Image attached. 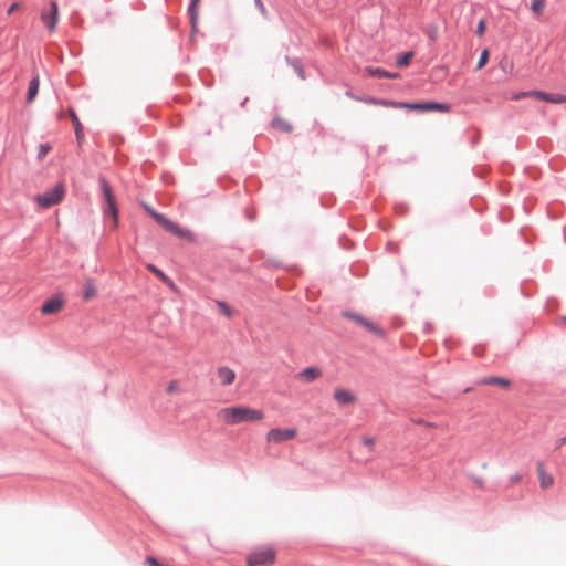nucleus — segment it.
<instances>
[{
  "mask_svg": "<svg viewBox=\"0 0 566 566\" xmlns=\"http://www.w3.org/2000/svg\"><path fill=\"white\" fill-rule=\"evenodd\" d=\"M218 418L228 426L242 422H259L264 419V412L247 406H233L219 410Z\"/></svg>",
  "mask_w": 566,
  "mask_h": 566,
  "instance_id": "obj_1",
  "label": "nucleus"
},
{
  "mask_svg": "<svg viewBox=\"0 0 566 566\" xmlns=\"http://www.w3.org/2000/svg\"><path fill=\"white\" fill-rule=\"evenodd\" d=\"M276 562V548L273 545L254 547L245 556L248 566H273Z\"/></svg>",
  "mask_w": 566,
  "mask_h": 566,
  "instance_id": "obj_2",
  "label": "nucleus"
},
{
  "mask_svg": "<svg viewBox=\"0 0 566 566\" xmlns=\"http://www.w3.org/2000/svg\"><path fill=\"white\" fill-rule=\"evenodd\" d=\"M143 207L166 231L178 238L192 240L190 231L182 229L179 224L169 220L164 214L156 212L150 206L144 203Z\"/></svg>",
  "mask_w": 566,
  "mask_h": 566,
  "instance_id": "obj_3",
  "label": "nucleus"
},
{
  "mask_svg": "<svg viewBox=\"0 0 566 566\" xmlns=\"http://www.w3.org/2000/svg\"><path fill=\"white\" fill-rule=\"evenodd\" d=\"M99 182H101L103 197L107 203V207L104 209V214H105V217L111 216L113 219V228H117L118 210H117V205H116V200L113 195L112 188H111L109 184L104 178H102L99 180Z\"/></svg>",
  "mask_w": 566,
  "mask_h": 566,
  "instance_id": "obj_4",
  "label": "nucleus"
},
{
  "mask_svg": "<svg viewBox=\"0 0 566 566\" xmlns=\"http://www.w3.org/2000/svg\"><path fill=\"white\" fill-rule=\"evenodd\" d=\"M396 108L408 109V111H420V112L438 111V112L447 113L450 111V105L442 104V103H436V102H427V103L396 102Z\"/></svg>",
  "mask_w": 566,
  "mask_h": 566,
  "instance_id": "obj_5",
  "label": "nucleus"
},
{
  "mask_svg": "<svg viewBox=\"0 0 566 566\" xmlns=\"http://www.w3.org/2000/svg\"><path fill=\"white\" fill-rule=\"evenodd\" d=\"M64 192H65L64 185L57 184L49 192L36 196L35 201L42 208H50L51 206L59 203L63 199Z\"/></svg>",
  "mask_w": 566,
  "mask_h": 566,
  "instance_id": "obj_6",
  "label": "nucleus"
},
{
  "mask_svg": "<svg viewBox=\"0 0 566 566\" xmlns=\"http://www.w3.org/2000/svg\"><path fill=\"white\" fill-rule=\"evenodd\" d=\"M297 436L295 428H273L268 431L265 439L269 443H282L293 440Z\"/></svg>",
  "mask_w": 566,
  "mask_h": 566,
  "instance_id": "obj_7",
  "label": "nucleus"
},
{
  "mask_svg": "<svg viewBox=\"0 0 566 566\" xmlns=\"http://www.w3.org/2000/svg\"><path fill=\"white\" fill-rule=\"evenodd\" d=\"M343 315L349 319H353L354 322H356L357 324L363 326L365 329H367L368 332H370L375 335H378L381 337L385 335L384 331L377 324H375L374 322L369 321L367 317H365L360 314L345 312Z\"/></svg>",
  "mask_w": 566,
  "mask_h": 566,
  "instance_id": "obj_8",
  "label": "nucleus"
},
{
  "mask_svg": "<svg viewBox=\"0 0 566 566\" xmlns=\"http://www.w3.org/2000/svg\"><path fill=\"white\" fill-rule=\"evenodd\" d=\"M41 20L50 32H54L59 21V8L55 1H52L46 10L41 13Z\"/></svg>",
  "mask_w": 566,
  "mask_h": 566,
  "instance_id": "obj_9",
  "label": "nucleus"
},
{
  "mask_svg": "<svg viewBox=\"0 0 566 566\" xmlns=\"http://www.w3.org/2000/svg\"><path fill=\"white\" fill-rule=\"evenodd\" d=\"M64 303L62 295H54L43 303L41 313L44 315L56 314L63 308Z\"/></svg>",
  "mask_w": 566,
  "mask_h": 566,
  "instance_id": "obj_10",
  "label": "nucleus"
},
{
  "mask_svg": "<svg viewBox=\"0 0 566 566\" xmlns=\"http://www.w3.org/2000/svg\"><path fill=\"white\" fill-rule=\"evenodd\" d=\"M536 471L538 475L539 486L542 490H547L554 484V476L546 471L544 464L538 462L536 465Z\"/></svg>",
  "mask_w": 566,
  "mask_h": 566,
  "instance_id": "obj_11",
  "label": "nucleus"
},
{
  "mask_svg": "<svg viewBox=\"0 0 566 566\" xmlns=\"http://www.w3.org/2000/svg\"><path fill=\"white\" fill-rule=\"evenodd\" d=\"M478 385L480 386H497L503 389H510L512 382L507 378L503 377H483L478 380Z\"/></svg>",
  "mask_w": 566,
  "mask_h": 566,
  "instance_id": "obj_12",
  "label": "nucleus"
},
{
  "mask_svg": "<svg viewBox=\"0 0 566 566\" xmlns=\"http://www.w3.org/2000/svg\"><path fill=\"white\" fill-rule=\"evenodd\" d=\"M334 399L342 406L350 405L355 401V396L346 389H336L334 391Z\"/></svg>",
  "mask_w": 566,
  "mask_h": 566,
  "instance_id": "obj_13",
  "label": "nucleus"
},
{
  "mask_svg": "<svg viewBox=\"0 0 566 566\" xmlns=\"http://www.w3.org/2000/svg\"><path fill=\"white\" fill-rule=\"evenodd\" d=\"M217 374L223 386L231 385L235 379V373L229 367H219Z\"/></svg>",
  "mask_w": 566,
  "mask_h": 566,
  "instance_id": "obj_14",
  "label": "nucleus"
},
{
  "mask_svg": "<svg viewBox=\"0 0 566 566\" xmlns=\"http://www.w3.org/2000/svg\"><path fill=\"white\" fill-rule=\"evenodd\" d=\"M321 375L322 371L317 367H307L297 375V378L305 382H311L319 378Z\"/></svg>",
  "mask_w": 566,
  "mask_h": 566,
  "instance_id": "obj_15",
  "label": "nucleus"
},
{
  "mask_svg": "<svg viewBox=\"0 0 566 566\" xmlns=\"http://www.w3.org/2000/svg\"><path fill=\"white\" fill-rule=\"evenodd\" d=\"M96 294H97V289L95 286L93 279H91V277L85 279V281L83 283V298L85 301H90V300L94 298L96 296Z\"/></svg>",
  "mask_w": 566,
  "mask_h": 566,
  "instance_id": "obj_16",
  "label": "nucleus"
},
{
  "mask_svg": "<svg viewBox=\"0 0 566 566\" xmlns=\"http://www.w3.org/2000/svg\"><path fill=\"white\" fill-rule=\"evenodd\" d=\"M356 99H358L360 102H364L366 104H370V105H380V106H384V107L396 108V102L395 101L379 99V98H375V97H357Z\"/></svg>",
  "mask_w": 566,
  "mask_h": 566,
  "instance_id": "obj_17",
  "label": "nucleus"
},
{
  "mask_svg": "<svg viewBox=\"0 0 566 566\" xmlns=\"http://www.w3.org/2000/svg\"><path fill=\"white\" fill-rule=\"evenodd\" d=\"M40 81L39 77H33L29 83L28 94H27V101L28 103H32L34 98L36 97V94L39 92Z\"/></svg>",
  "mask_w": 566,
  "mask_h": 566,
  "instance_id": "obj_18",
  "label": "nucleus"
},
{
  "mask_svg": "<svg viewBox=\"0 0 566 566\" xmlns=\"http://www.w3.org/2000/svg\"><path fill=\"white\" fill-rule=\"evenodd\" d=\"M147 269L153 272L158 279H160L164 283L168 284L169 286L174 287L172 281L158 268H156L153 264H148Z\"/></svg>",
  "mask_w": 566,
  "mask_h": 566,
  "instance_id": "obj_19",
  "label": "nucleus"
},
{
  "mask_svg": "<svg viewBox=\"0 0 566 566\" xmlns=\"http://www.w3.org/2000/svg\"><path fill=\"white\" fill-rule=\"evenodd\" d=\"M198 3H199V0H191L189 9H188V13L190 15V21H191V24H192L193 29L196 28V23H197V15H198L197 7H198Z\"/></svg>",
  "mask_w": 566,
  "mask_h": 566,
  "instance_id": "obj_20",
  "label": "nucleus"
},
{
  "mask_svg": "<svg viewBox=\"0 0 566 566\" xmlns=\"http://www.w3.org/2000/svg\"><path fill=\"white\" fill-rule=\"evenodd\" d=\"M367 72L370 75L378 76V77H386V78H396L397 77V74L388 73L387 71L379 69V67H377V69L368 67Z\"/></svg>",
  "mask_w": 566,
  "mask_h": 566,
  "instance_id": "obj_21",
  "label": "nucleus"
},
{
  "mask_svg": "<svg viewBox=\"0 0 566 566\" xmlns=\"http://www.w3.org/2000/svg\"><path fill=\"white\" fill-rule=\"evenodd\" d=\"M273 127L277 130L290 133L292 130V126L282 118H275L272 123Z\"/></svg>",
  "mask_w": 566,
  "mask_h": 566,
  "instance_id": "obj_22",
  "label": "nucleus"
},
{
  "mask_svg": "<svg viewBox=\"0 0 566 566\" xmlns=\"http://www.w3.org/2000/svg\"><path fill=\"white\" fill-rule=\"evenodd\" d=\"M69 114L72 119L76 137H77V139H80L81 135H82V125L78 120V117L76 116L75 112L72 108L69 109Z\"/></svg>",
  "mask_w": 566,
  "mask_h": 566,
  "instance_id": "obj_23",
  "label": "nucleus"
},
{
  "mask_svg": "<svg viewBox=\"0 0 566 566\" xmlns=\"http://www.w3.org/2000/svg\"><path fill=\"white\" fill-rule=\"evenodd\" d=\"M531 9L536 15H541L545 9V0H531Z\"/></svg>",
  "mask_w": 566,
  "mask_h": 566,
  "instance_id": "obj_24",
  "label": "nucleus"
},
{
  "mask_svg": "<svg viewBox=\"0 0 566 566\" xmlns=\"http://www.w3.org/2000/svg\"><path fill=\"white\" fill-rule=\"evenodd\" d=\"M412 57H413V53L407 52L403 55L398 57L397 65L399 67L407 66L410 63V61L412 60Z\"/></svg>",
  "mask_w": 566,
  "mask_h": 566,
  "instance_id": "obj_25",
  "label": "nucleus"
},
{
  "mask_svg": "<svg viewBox=\"0 0 566 566\" xmlns=\"http://www.w3.org/2000/svg\"><path fill=\"white\" fill-rule=\"evenodd\" d=\"M489 56H490L489 50L488 49L483 50L481 55H480V59L478 61V64H476V69L478 70H481L482 67L485 66V64L489 61Z\"/></svg>",
  "mask_w": 566,
  "mask_h": 566,
  "instance_id": "obj_26",
  "label": "nucleus"
},
{
  "mask_svg": "<svg viewBox=\"0 0 566 566\" xmlns=\"http://www.w3.org/2000/svg\"><path fill=\"white\" fill-rule=\"evenodd\" d=\"M547 102H548V103H554V104H562V103H566V95H562V94H548Z\"/></svg>",
  "mask_w": 566,
  "mask_h": 566,
  "instance_id": "obj_27",
  "label": "nucleus"
},
{
  "mask_svg": "<svg viewBox=\"0 0 566 566\" xmlns=\"http://www.w3.org/2000/svg\"><path fill=\"white\" fill-rule=\"evenodd\" d=\"M361 443L363 446H365L369 451H373L374 450V447H375V443H376V439L374 437H370V436H363L361 437Z\"/></svg>",
  "mask_w": 566,
  "mask_h": 566,
  "instance_id": "obj_28",
  "label": "nucleus"
},
{
  "mask_svg": "<svg viewBox=\"0 0 566 566\" xmlns=\"http://www.w3.org/2000/svg\"><path fill=\"white\" fill-rule=\"evenodd\" d=\"M530 97L547 102L548 93L542 91H530Z\"/></svg>",
  "mask_w": 566,
  "mask_h": 566,
  "instance_id": "obj_29",
  "label": "nucleus"
},
{
  "mask_svg": "<svg viewBox=\"0 0 566 566\" xmlns=\"http://www.w3.org/2000/svg\"><path fill=\"white\" fill-rule=\"evenodd\" d=\"M51 150V146L49 144H42L39 147L38 159L42 160Z\"/></svg>",
  "mask_w": 566,
  "mask_h": 566,
  "instance_id": "obj_30",
  "label": "nucleus"
},
{
  "mask_svg": "<svg viewBox=\"0 0 566 566\" xmlns=\"http://www.w3.org/2000/svg\"><path fill=\"white\" fill-rule=\"evenodd\" d=\"M179 389H180L179 382L177 380H171L167 385L166 392L167 394H175V392H178Z\"/></svg>",
  "mask_w": 566,
  "mask_h": 566,
  "instance_id": "obj_31",
  "label": "nucleus"
},
{
  "mask_svg": "<svg viewBox=\"0 0 566 566\" xmlns=\"http://www.w3.org/2000/svg\"><path fill=\"white\" fill-rule=\"evenodd\" d=\"M427 35L429 36V39L431 41L434 42L438 38V27L437 25L429 27L427 30Z\"/></svg>",
  "mask_w": 566,
  "mask_h": 566,
  "instance_id": "obj_32",
  "label": "nucleus"
},
{
  "mask_svg": "<svg viewBox=\"0 0 566 566\" xmlns=\"http://www.w3.org/2000/svg\"><path fill=\"white\" fill-rule=\"evenodd\" d=\"M485 32V21L483 19H481L478 23V28H476V33L479 35H483Z\"/></svg>",
  "mask_w": 566,
  "mask_h": 566,
  "instance_id": "obj_33",
  "label": "nucleus"
},
{
  "mask_svg": "<svg viewBox=\"0 0 566 566\" xmlns=\"http://www.w3.org/2000/svg\"><path fill=\"white\" fill-rule=\"evenodd\" d=\"M524 97H530V91L528 92H522V93L514 94L512 96V99L518 101V99L524 98Z\"/></svg>",
  "mask_w": 566,
  "mask_h": 566,
  "instance_id": "obj_34",
  "label": "nucleus"
},
{
  "mask_svg": "<svg viewBox=\"0 0 566 566\" xmlns=\"http://www.w3.org/2000/svg\"><path fill=\"white\" fill-rule=\"evenodd\" d=\"M146 563L149 566H161V564L155 557L151 556L146 558Z\"/></svg>",
  "mask_w": 566,
  "mask_h": 566,
  "instance_id": "obj_35",
  "label": "nucleus"
},
{
  "mask_svg": "<svg viewBox=\"0 0 566 566\" xmlns=\"http://www.w3.org/2000/svg\"><path fill=\"white\" fill-rule=\"evenodd\" d=\"M219 307L221 308V311H222L227 316H230V315H231V311H230V308L228 307V305H227L226 303L220 302V303H219Z\"/></svg>",
  "mask_w": 566,
  "mask_h": 566,
  "instance_id": "obj_36",
  "label": "nucleus"
},
{
  "mask_svg": "<svg viewBox=\"0 0 566 566\" xmlns=\"http://www.w3.org/2000/svg\"><path fill=\"white\" fill-rule=\"evenodd\" d=\"M256 7L259 8V10L261 11L262 14H265L266 13V9L262 2V0H254Z\"/></svg>",
  "mask_w": 566,
  "mask_h": 566,
  "instance_id": "obj_37",
  "label": "nucleus"
},
{
  "mask_svg": "<svg viewBox=\"0 0 566 566\" xmlns=\"http://www.w3.org/2000/svg\"><path fill=\"white\" fill-rule=\"evenodd\" d=\"M19 9V3H12L8 10H7V13L8 14H12L13 12H15L17 10Z\"/></svg>",
  "mask_w": 566,
  "mask_h": 566,
  "instance_id": "obj_38",
  "label": "nucleus"
},
{
  "mask_svg": "<svg viewBox=\"0 0 566 566\" xmlns=\"http://www.w3.org/2000/svg\"><path fill=\"white\" fill-rule=\"evenodd\" d=\"M566 444V434L564 437H562L559 440H558V446H565Z\"/></svg>",
  "mask_w": 566,
  "mask_h": 566,
  "instance_id": "obj_39",
  "label": "nucleus"
},
{
  "mask_svg": "<svg viewBox=\"0 0 566 566\" xmlns=\"http://www.w3.org/2000/svg\"><path fill=\"white\" fill-rule=\"evenodd\" d=\"M417 424H424V422L422 420H417L416 421ZM427 427H433V424L431 423H426Z\"/></svg>",
  "mask_w": 566,
  "mask_h": 566,
  "instance_id": "obj_40",
  "label": "nucleus"
},
{
  "mask_svg": "<svg viewBox=\"0 0 566 566\" xmlns=\"http://www.w3.org/2000/svg\"><path fill=\"white\" fill-rule=\"evenodd\" d=\"M513 481H514V482H517V481H520V478H518V476L513 478Z\"/></svg>",
  "mask_w": 566,
  "mask_h": 566,
  "instance_id": "obj_41",
  "label": "nucleus"
},
{
  "mask_svg": "<svg viewBox=\"0 0 566 566\" xmlns=\"http://www.w3.org/2000/svg\"><path fill=\"white\" fill-rule=\"evenodd\" d=\"M562 321L566 323V317H563Z\"/></svg>",
  "mask_w": 566,
  "mask_h": 566,
  "instance_id": "obj_42",
  "label": "nucleus"
},
{
  "mask_svg": "<svg viewBox=\"0 0 566 566\" xmlns=\"http://www.w3.org/2000/svg\"><path fill=\"white\" fill-rule=\"evenodd\" d=\"M161 566H165V565L161 564Z\"/></svg>",
  "mask_w": 566,
  "mask_h": 566,
  "instance_id": "obj_43",
  "label": "nucleus"
}]
</instances>
